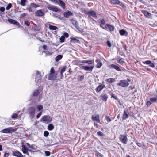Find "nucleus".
<instances>
[{
  "label": "nucleus",
  "instance_id": "49",
  "mask_svg": "<svg viewBox=\"0 0 157 157\" xmlns=\"http://www.w3.org/2000/svg\"><path fill=\"white\" fill-rule=\"evenodd\" d=\"M151 61L150 60H147L145 62H143V63L144 64H146L148 65H149L150 63H151Z\"/></svg>",
  "mask_w": 157,
  "mask_h": 157
},
{
  "label": "nucleus",
  "instance_id": "54",
  "mask_svg": "<svg viewBox=\"0 0 157 157\" xmlns=\"http://www.w3.org/2000/svg\"><path fill=\"white\" fill-rule=\"evenodd\" d=\"M50 73L54 74L55 73V70L53 67L51 68L50 70Z\"/></svg>",
  "mask_w": 157,
  "mask_h": 157
},
{
  "label": "nucleus",
  "instance_id": "39",
  "mask_svg": "<svg viewBox=\"0 0 157 157\" xmlns=\"http://www.w3.org/2000/svg\"><path fill=\"white\" fill-rule=\"evenodd\" d=\"M36 107L39 110H41L43 108L42 106L39 105H36Z\"/></svg>",
  "mask_w": 157,
  "mask_h": 157
},
{
  "label": "nucleus",
  "instance_id": "25",
  "mask_svg": "<svg viewBox=\"0 0 157 157\" xmlns=\"http://www.w3.org/2000/svg\"><path fill=\"white\" fill-rule=\"evenodd\" d=\"M56 77L54 76V74L50 73L48 77V78L49 80H52L55 79Z\"/></svg>",
  "mask_w": 157,
  "mask_h": 157
},
{
  "label": "nucleus",
  "instance_id": "20",
  "mask_svg": "<svg viewBox=\"0 0 157 157\" xmlns=\"http://www.w3.org/2000/svg\"><path fill=\"white\" fill-rule=\"evenodd\" d=\"M36 15L37 16H42L44 15V13L41 10H39L36 12Z\"/></svg>",
  "mask_w": 157,
  "mask_h": 157
},
{
  "label": "nucleus",
  "instance_id": "61",
  "mask_svg": "<svg viewBox=\"0 0 157 157\" xmlns=\"http://www.w3.org/2000/svg\"><path fill=\"white\" fill-rule=\"evenodd\" d=\"M27 14L25 13L21 14L20 15V18H22L26 15Z\"/></svg>",
  "mask_w": 157,
  "mask_h": 157
},
{
  "label": "nucleus",
  "instance_id": "53",
  "mask_svg": "<svg viewBox=\"0 0 157 157\" xmlns=\"http://www.w3.org/2000/svg\"><path fill=\"white\" fill-rule=\"evenodd\" d=\"M42 112H40L36 116V117L37 119L39 118L41 116L42 114Z\"/></svg>",
  "mask_w": 157,
  "mask_h": 157
},
{
  "label": "nucleus",
  "instance_id": "57",
  "mask_svg": "<svg viewBox=\"0 0 157 157\" xmlns=\"http://www.w3.org/2000/svg\"><path fill=\"white\" fill-rule=\"evenodd\" d=\"M111 97L117 100L118 99L115 96L114 94H112L111 95Z\"/></svg>",
  "mask_w": 157,
  "mask_h": 157
},
{
  "label": "nucleus",
  "instance_id": "64",
  "mask_svg": "<svg viewBox=\"0 0 157 157\" xmlns=\"http://www.w3.org/2000/svg\"><path fill=\"white\" fill-rule=\"evenodd\" d=\"M120 6H121L123 7H124L125 6L124 4L122 3V2H120V3L119 4Z\"/></svg>",
  "mask_w": 157,
  "mask_h": 157
},
{
  "label": "nucleus",
  "instance_id": "45",
  "mask_svg": "<svg viewBox=\"0 0 157 157\" xmlns=\"http://www.w3.org/2000/svg\"><path fill=\"white\" fill-rule=\"evenodd\" d=\"M30 6L36 8L38 7V6L37 5L33 3H32L30 4Z\"/></svg>",
  "mask_w": 157,
  "mask_h": 157
},
{
  "label": "nucleus",
  "instance_id": "63",
  "mask_svg": "<svg viewBox=\"0 0 157 157\" xmlns=\"http://www.w3.org/2000/svg\"><path fill=\"white\" fill-rule=\"evenodd\" d=\"M63 36H65L66 38H67L68 37L69 35L67 33L65 32L64 33Z\"/></svg>",
  "mask_w": 157,
  "mask_h": 157
},
{
  "label": "nucleus",
  "instance_id": "50",
  "mask_svg": "<svg viewBox=\"0 0 157 157\" xmlns=\"http://www.w3.org/2000/svg\"><path fill=\"white\" fill-rule=\"evenodd\" d=\"M66 66H64L61 70V71L64 72L65 71L66 69Z\"/></svg>",
  "mask_w": 157,
  "mask_h": 157
},
{
  "label": "nucleus",
  "instance_id": "52",
  "mask_svg": "<svg viewBox=\"0 0 157 157\" xmlns=\"http://www.w3.org/2000/svg\"><path fill=\"white\" fill-rule=\"evenodd\" d=\"M105 119L108 122H110L111 121V119L109 117L106 116L105 117Z\"/></svg>",
  "mask_w": 157,
  "mask_h": 157
},
{
  "label": "nucleus",
  "instance_id": "43",
  "mask_svg": "<svg viewBox=\"0 0 157 157\" xmlns=\"http://www.w3.org/2000/svg\"><path fill=\"white\" fill-rule=\"evenodd\" d=\"M54 17L58 18L60 20H62L63 18V17H61L59 15L57 14L54 15Z\"/></svg>",
  "mask_w": 157,
  "mask_h": 157
},
{
  "label": "nucleus",
  "instance_id": "60",
  "mask_svg": "<svg viewBox=\"0 0 157 157\" xmlns=\"http://www.w3.org/2000/svg\"><path fill=\"white\" fill-rule=\"evenodd\" d=\"M84 78V76L82 75L81 76L80 78L78 79V80L79 81H81Z\"/></svg>",
  "mask_w": 157,
  "mask_h": 157
},
{
  "label": "nucleus",
  "instance_id": "3",
  "mask_svg": "<svg viewBox=\"0 0 157 157\" xmlns=\"http://www.w3.org/2000/svg\"><path fill=\"white\" fill-rule=\"evenodd\" d=\"M117 85L120 86L125 87L129 85V83L126 80H121L119 82L117 83Z\"/></svg>",
  "mask_w": 157,
  "mask_h": 157
},
{
  "label": "nucleus",
  "instance_id": "6",
  "mask_svg": "<svg viewBox=\"0 0 157 157\" xmlns=\"http://www.w3.org/2000/svg\"><path fill=\"white\" fill-rule=\"evenodd\" d=\"M36 109L34 107H31L28 110L29 113L30 117L33 119L34 117Z\"/></svg>",
  "mask_w": 157,
  "mask_h": 157
},
{
  "label": "nucleus",
  "instance_id": "48",
  "mask_svg": "<svg viewBox=\"0 0 157 157\" xmlns=\"http://www.w3.org/2000/svg\"><path fill=\"white\" fill-rule=\"evenodd\" d=\"M45 153L46 156H49L50 155V152L48 151H45Z\"/></svg>",
  "mask_w": 157,
  "mask_h": 157
},
{
  "label": "nucleus",
  "instance_id": "34",
  "mask_svg": "<svg viewBox=\"0 0 157 157\" xmlns=\"http://www.w3.org/2000/svg\"><path fill=\"white\" fill-rule=\"evenodd\" d=\"M99 22L101 23V25H105V21L104 19H100L99 20Z\"/></svg>",
  "mask_w": 157,
  "mask_h": 157
},
{
  "label": "nucleus",
  "instance_id": "37",
  "mask_svg": "<svg viewBox=\"0 0 157 157\" xmlns=\"http://www.w3.org/2000/svg\"><path fill=\"white\" fill-rule=\"evenodd\" d=\"M150 100L152 102H155L157 100V98L156 97L151 98L150 99Z\"/></svg>",
  "mask_w": 157,
  "mask_h": 157
},
{
  "label": "nucleus",
  "instance_id": "31",
  "mask_svg": "<svg viewBox=\"0 0 157 157\" xmlns=\"http://www.w3.org/2000/svg\"><path fill=\"white\" fill-rule=\"evenodd\" d=\"M49 29L51 30H56L58 29V28L55 26L52 25H49Z\"/></svg>",
  "mask_w": 157,
  "mask_h": 157
},
{
  "label": "nucleus",
  "instance_id": "18",
  "mask_svg": "<svg viewBox=\"0 0 157 157\" xmlns=\"http://www.w3.org/2000/svg\"><path fill=\"white\" fill-rule=\"evenodd\" d=\"M95 62L97 63L96 66L97 68H100L102 65V63L100 60L97 59L96 60Z\"/></svg>",
  "mask_w": 157,
  "mask_h": 157
},
{
  "label": "nucleus",
  "instance_id": "41",
  "mask_svg": "<svg viewBox=\"0 0 157 157\" xmlns=\"http://www.w3.org/2000/svg\"><path fill=\"white\" fill-rule=\"evenodd\" d=\"M96 155L97 157H103V155L98 152L96 154Z\"/></svg>",
  "mask_w": 157,
  "mask_h": 157
},
{
  "label": "nucleus",
  "instance_id": "7",
  "mask_svg": "<svg viewBox=\"0 0 157 157\" xmlns=\"http://www.w3.org/2000/svg\"><path fill=\"white\" fill-rule=\"evenodd\" d=\"M34 76L35 77V81L36 82H37L39 80H41L42 78L40 73L37 70L35 71Z\"/></svg>",
  "mask_w": 157,
  "mask_h": 157
},
{
  "label": "nucleus",
  "instance_id": "47",
  "mask_svg": "<svg viewBox=\"0 0 157 157\" xmlns=\"http://www.w3.org/2000/svg\"><path fill=\"white\" fill-rule=\"evenodd\" d=\"M11 7L12 4L11 3H10L6 7V9L7 10H9Z\"/></svg>",
  "mask_w": 157,
  "mask_h": 157
},
{
  "label": "nucleus",
  "instance_id": "24",
  "mask_svg": "<svg viewBox=\"0 0 157 157\" xmlns=\"http://www.w3.org/2000/svg\"><path fill=\"white\" fill-rule=\"evenodd\" d=\"M119 33L120 34L121 36L125 35L127 36L128 35L127 32L123 29L120 30Z\"/></svg>",
  "mask_w": 157,
  "mask_h": 157
},
{
  "label": "nucleus",
  "instance_id": "32",
  "mask_svg": "<svg viewBox=\"0 0 157 157\" xmlns=\"http://www.w3.org/2000/svg\"><path fill=\"white\" fill-rule=\"evenodd\" d=\"M63 56L61 55H58L55 58V60L56 61H58L60 60L62 58Z\"/></svg>",
  "mask_w": 157,
  "mask_h": 157
},
{
  "label": "nucleus",
  "instance_id": "17",
  "mask_svg": "<svg viewBox=\"0 0 157 157\" xmlns=\"http://www.w3.org/2000/svg\"><path fill=\"white\" fill-rule=\"evenodd\" d=\"M64 17L67 18H68L70 16H72L73 15V13L70 11H68L66 12H64L63 13Z\"/></svg>",
  "mask_w": 157,
  "mask_h": 157
},
{
  "label": "nucleus",
  "instance_id": "5",
  "mask_svg": "<svg viewBox=\"0 0 157 157\" xmlns=\"http://www.w3.org/2000/svg\"><path fill=\"white\" fill-rule=\"evenodd\" d=\"M52 117L48 116L45 115L43 116L41 118V121L44 122L49 123L52 121Z\"/></svg>",
  "mask_w": 157,
  "mask_h": 157
},
{
  "label": "nucleus",
  "instance_id": "42",
  "mask_svg": "<svg viewBox=\"0 0 157 157\" xmlns=\"http://www.w3.org/2000/svg\"><path fill=\"white\" fill-rule=\"evenodd\" d=\"M59 39L61 42H63L64 41L65 37L63 36H62Z\"/></svg>",
  "mask_w": 157,
  "mask_h": 157
},
{
  "label": "nucleus",
  "instance_id": "23",
  "mask_svg": "<svg viewBox=\"0 0 157 157\" xmlns=\"http://www.w3.org/2000/svg\"><path fill=\"white\" fill-rule=\"evenodd\" d=\"M101 96L103 101H107L108 98V96L106 93L102 94Z\"/></svg>",
  "mask_w": 157,
  "mask_h": 157
},
{
  "label": "nucleus",
  "instance_id": "62",
  "mask_svg": "<svg viewBox=\"0 0 157 157\" xmlns=\"http://www.w3.org/2000/svg\"><path fill=\"white\" fill-rule=\"evenodd\" d=\"M5 10V8L4 7H1L0 8V10L2 12H3Z\"/></svg>",
  "mask_w": 157,
  "mask_h": 157
},
{
  "label": "nucleus",
  "instance_id": "1",
  "mask_svg": "<svg viewBox=\"0 0 157 157\" xmlns=\"http://www.w3.org/2000/svg\"><path fill=\"white\" fill-rule=\"evenodd\" d=\"M100 27L106 30L110 31H113L114 29V26L108 24H106L104 27L102 25H100Z\"/></svg>",
  "mask_w": 157,
  "mask_h": 157
},
{
  "label": "nucleus",
  "instance_id": "26",
  "mask_svg": "<svg viewBox=\"0 0 157 157\" xmlns=\"http://www.w3.org/2000/svg\"><path fill=\"white\" fill-rule=\"evenodd\" d=\"M92 61L91 60H83L81 61L82 63H87L88 64H91L92 63Z\"/></svg>",
  "mask_w": 157,
  "mask_h": 157
},
{
  "label": "nucleus",
  "instance_id": "38",
  "mask_svg": "<svg viewBox=\"0 0 157 157\" xmlns=\"http://www.w3.org/2000/svg\"><path fill=\"white\" fill-rule=\"evenodd\" d=\"M26 0H21V2L20 3L21 5L23 6H24L25 5V2H26Z\"/></svg>",
  "mask_w": 157,
  "mask_h": 157
},
{
  "label": "nucleus",
  "instance_id": "9",
  "mask_svg": "<svg viewBox=\"0 0 157 157\" xmlns=\"http://www.w3.org/2000/svg\"><path fill=\"white\" fill-rule=\"evenodd\" d=\"M94 67V65H92L90 66H83L82 67V68L85 71H92Z\"/></svg>",
  "mask_w": 157,
  "mask_h": 157
},
{
  "label": "nucleus",
  "instance_id": "14",
  "mask_svg": "<svg viewBox=\"0 0 157 157\" xmlns=\"http://www.w3.org/2000/svg\"><path fill=\"white\" fill-rule=\"evenodd\" d=\"M92 120L100 123L99 117L98 115H94L92 116Z\"/></svg>",
  "mask_w": 157,
  "mask_h": 157
},
{
  "label": "nucleus",
  "instance_id": "27",
  "mask_svg": "<svg viewBox=\"0 0 157 157\" xmlns=\"http://www.w3.org/2000/svg\"><path fill=\"white\" fill-rule=\"evenodd\" d=\"M59 5L60 6L63 8V9H65V3L64 2H63L61 0H59Z\"/></svg>",
  "mask_w": 157,
  "mask_h": 157
},
{
  "label": "nucleus",
  "instance_id": "44",
  "mask_svg": "<svg viewBox=\"0 0 157 157\" xmlns=\"http://www.w3.org/2000/svg\"><path fill=\"white\" fill-rule=\"evenodd\" d=\"M49 135V132L47 131H45L44 132V135L45 137H47Z\"/></svg>",
  "mask_w": 157,
  "mask_h": 157
},
{
  "label": "nucleus",
  "instance_id": "16",
  "mask_svg": "<svg viewBox=\"0 0 157 157\" xmlns=\"http://www.w3.org/2000/svg\"><path fill=\"white\" fill-rule=\"evenodd\" d=\"M47 8L55 12H57L59 11V10L58 8L56 7H54L51 6H47Z\"/></svg>",
  "mask_w": 157,
  "mask_h": 157
},
{
  "label": "nucleus",
  "instance_id": "19",
  "mask_svg": "<svg viewBox=\"0 0 157 157\" xmlns=\"http://www.w3.org/2000/svg\"><path fill=\"white\" fill-rule=\"evenodd\" d=\"M111 67L114 68L118 71H122L120 68L115 64H112L110 65Z\"/></svg>",
  "mask_w": 157,
  "mask_h": 157
},
{
  "label": "nucleus",
  "instance_id": "40",
  "mask_svg": "<svg viewBox=\"0 0 157 157\" xmlns=\"http://www.w3.org/2000/svg\"><path fill=\"white\" fill-rule=\"evenodd\" d=\"M17 114L15 113H13L11 116V117L13 119H16L17 118Z\"/></svg>",
  "mask_w": 157,
  "mask_h": 157
},
{
  "label": "nucleus",
  "instance_id": "15",
  "mask_svg": "<svg viewBox=\"0 0 157 157\" xmlns=\"http://www.w3.org/2000/svg\"><path fill=\"white\" fill-rule=\"evenodd\" d=\"M129 113L127 109H125L124 110V113L122 116L123 120H125L128 118V117Z\"/></svg>",
  "mask_w": 157,
  "mask_h": 157
},
{
  "label": "nucleus",
  "instance_id": "58",
  "mask_svg": "<svg viewBox=\"0 0 157 157\" xmlns=\"http://www.w3.org/2000/svg\"><path fill=\"white\" fill-rule=\"evenodd\" d=\"M149 66L153 68L155 67V64L153 63H151H151H150V64L149 65Z\"/></svg>",
  "mask_w": 157,
  "mask_h": 157
},
{
  "label": "nucleus",
  "instance_id": "13",
  "mask_svg": "<svg viewBox=\"0 0 157 157\" xmlns=\"http://www.w3.org/2000/svg\"><path fill=\"white\" fill-rule=\"evenodd\" d=\"M105 87V85L104 84H100V85L96 88V91L97 93L99 92L102 90Z\"/></svg>",
  "mask_w": 157,
  "mask_h": 157
},
{
  "label": "nucleus",
  "instance_id": "12",
  "mask_svg": "<svg viewBox=\"0 0 157 157\" xmlns=\"http://www.w3.org/2000/svg\"><path fill=\"white\" fill-rule=\"evenodd\" d=\"M13 155L17 157H22V154L17 150L13 151Z\"/></svg>",
  "mask_w": 157,
  "mask_h": 157
},
{
  "label": "nucleus",
  "instance_id": "28",
  "mask_svg": "<svg viewBox=\"0 0 157 157\" xmlns=\"http://www.w3.org/2000/svg\"><path fill=\"white\" fill-rule=\"evenodd\" d=\"M110 2L112 4H119L120 3V1L118 0H111Z\"/></svg>",
  "mask_w": 157,
  "mask_h": 157
},
{
  "label": "nucleus",
  "instance_id": "8",
  "mask_svg": "<svg viewBox=\"0 0 157 157\" xmlns=\"http://www.w3.org/2000/svg\"><path fill=\"white\" fill-rule=\"evenodd\" d=\"M26 146H28L29 148V151H31L34 152L36 151V146L34 144H32L31 146L28 143H26Z\"/></svg>",
  "mask_w": 157,
  "mask_h": 157
},
{
  "label": "nucleus",
  "instance_id": "35",
  "mask_svg": "<svg viewBox=\"0 0 157 157\" xmlns=\"http://www.w3.org/2000/svg\"><path fill=\"white\" fill-rule=\"evenodd\" d=\"M39 94V90H35L33 93V96H37Z\"/></svg>",
  "mask_w": 157,
  "mask_h": 157
},
{
  "label": "nucleus",
  "instance_id": "33",
  "mask_svg": "<svg viewBox=\"0 0 157 157\" xmlns=\"http://www.w3.org/2000/svg\"><path fill=\"white\" fill-rule=\"evenodd\" d=\"M54 126L52 124H49L48 126V128L49 130H52L54 129Z\"/></svg>",
  "mask_w": 157,
  "mask_h": 157
},
{
  "label": "nucleus",
  "instance_id": "46",
  "mask_svg": "<svg viewBox=\"0 0 157 157\" xmlns=\"http://www.w3.org/2000/svg\"><path fill=\"white\" fill-rule=\"evenodd\" d=\"M97 134L98 136H103L104 135V134L103 133V132L100 131L97 132Z\"/></svg>",
  "mask_w": 157,
  "mask_h": 157
},
{
  "label": "nucleus",
  "instance_id": "10",
  "mask_svg": "<svg viewBox=\"0 0 157 157\" xmlns=\"http://www.w3.org/2000/svg\"><path fill=\"white\" fill-rule=\"evenodd\" d=\"M8 21L9 23L15 25L17 26H19L20 25V24L16 20H15L12 19H8Z\"/></svg>",
  "mask_w": 157,
  "mask_h": 157
},
{
  "label": "nucleus",
  "instance_id": "30",
  "mask_svg": "<svg viewBox=\"0 0 157 157\" xmlns=\"http://www.w3.org/2000/svg\"><path fill=\"white\" fill-rule=\"evenodd\" d=\"M71 42L73 43H78L79 41L75 37H73L71 38Z\"/></svg>",
  "mask_w": 157,
  "mask_h": 157
},
{
  "label": "nucleus",
  "instance_id": "56",
  "mask_svg": "<svg viewBox=\"0 0 157 157\" xmlns=\"http://www.w3.org/2000/svg\"><path fill=\"white\" fill-rule=\"evenodd\" d=\"M107 45L109 47H111V44L110 42L109 41H107Z\"/></svg>",
  "mask_w": 157,
  "mask_h": 157
},
{
  "label": "nucleus",
  "instance_id": "55",
  "mask_svg": "<svg viewBox=\"0 0 157 157\" xmlns=\"http://www.w3.org/2000/svg\"><path fill=\"white\" fill-rule=\"evenodd\" d=\"M25 24L26 25L28 26L30 25V22L28 21H25Z\"/></svg>",
  "mask_w": 157,
  "mask_h": 157
},
{
  "label": "nucleus",
  "instance_id": "22",
  "mask_svg": "<svg viewBox=\"0 0 157 157\" xmlns=\"http://www.w3.org/2000/svg\"><path fill=\"white\" fill-rule=\"evenodd\" d=\"M22 150L24 153L27 154L28 155H29L28 153V149L24 145H22Z\"/></svg>",
  "mask_w": 157,
  "mask_h": 157
},
{
  "label": "nucleus",
  "instance_id": "11",
  "mask_svg": "<svg viewBox=\"0 0 157 157\" xmlns=\"http://www.w3.org/2000/svg\"><path fill=\"white\" fill-rule=\"evenodd\" d=\"M87 13L89 14L90 16L95 19H97V18L96 13L94 10H92L88 11Z\"/></svg>",
  "mask_w": 157,
  "mask_h": 157
},
{
  "label": "nucleus",
  "instance_id": "4",
  "mask_svg": "<svg viewBox=\"0 0 157 157\" xmlns=\"http://www.w3.org/2000/svg\"><path fill=\"white\" fill-rule=\"evenodd\" d=\"M127 136V134L121 135L119 137V139L122 143L126 144L128 141Z\"/></svg>",
  "mask_w": 157,
  "mask_h": 157
},
{
  "label": "nucleus",
  "instance_id": "36",
  "mask_svg": "<svg viewBox=\"0 0 157 157\" xmlns=\"http://www.w3.org/2000/svg\"><path fill=\"white\" fill-rule=\"evenodd\" d=\"M120 64L123 65L124 63H125L124 61V59L122 58H121L119 59L118 62Z\"/></svg>",
  "mask_w": 157,
  "mask_h": 157
},
{
  "label": "nucleus",
  "instance_id": "51",
  "mask_svg": "<svg viewBox=\"0 0 157 157\" xmlns=\"http://www.w3.org/2000/svg\"><path fill=\"white\" fill-rule=\"evenodd\" d=\"M55 4H59V2L57 0H49Z\"/></svg>",
  "mask_w": 157,
  "mask_h": 157
},
{
  "label": "nucleus",
  "instance_id": "2",
  "mask_svg": "<svg viewBox=\"0 0 157 157\" xmlns=\"http://www.w3.org/2000/svg\"><path fill=\"white\" fill-rule=\"evenodd\" d=\"M14 127H10L4 129L1 131V132L4 133H10L15 131Z\"/></svg>",
  "mask_w": 157,
  "mask_h": 157
},
{
  "label": "nucleus",
  "instance_id": "59",
  "mask_svg": "<svg viewBox=\"0 0 157 157\" xmlns=\"http://www.w3.org/2000/svg\"><path fill=\"white\" fill-rule=\"evenodd\" d=\"M151 104V102L150 101H147L146 103V105L147 106H149Z\"/></svg>",
  "mask_w": 157,
  "mask_h": 157
},
{
  "label": "nucleus",
  "instance_id": "21",
  "mask_svg": "<svg viewBox=\"0 0 157 157\" xmlns=\"http://www.w3.org/2000/svg\"><path fill=\"white\" fill-rule=\"evenodd\" d=\"M142 12L144 15L147 17L150 18L151 17V14L149 12L145 10H143Z\"/></svg>",
  "mask_w": 157,
  "mask_h": 157
},
{
  "label": "nucleus",
  "instance_id": "29",
  "mask_svg": "<svg viewBox=\"0 0 157 157\" xmlns=\"http://www.w3.org/2000/svg\"><path fill=\"white\" fill-rule=\"evenodd\" d=\"M106 81L109 83H112L115 81V80L113 78H110L106 79Z\"/></svg>",
  "mask_w": 157,
  "mask_h": 157
}]
</instances>
